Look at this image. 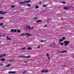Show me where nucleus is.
Masks as SVG:
<instances>
[{
    "label": "nucleus",
    "mask_w": 74,
    "mask_h": 74,
    "mask_svg": "<svg viewBox=\"0 0 74 74\" xmlns=\"http://www.w3.org/2000/svg\"><path fill=\"white\" fill-rule=\"evenodd\" d=\"M31 1L30 0L28 1H24V2H21L20 3H19V4H25V3H30Z\"/></svg>",
    "instance_id": "obj_1"
},
{
    "label": "nucleus",
    "mask_w": 74,
    "mask_h": 74,
    "mask_svg": "<svg viewBox=\"0 0 74 74\" xmlns=\"http://www.w3.org/2000/svg\"><path fill=\"white\" fill-rule=\"evenodd\" d=\"M64 45L67 46L68 44H69L70 43V41L66 40L64 41Z\"/></svg>",
    "instance_id": "obj_2"
},
{
    "label": "nucleus",
    "mask_w": 74,
    "mask_h": 74,
    "mask_svg": "<svg viewBox=\"0 0 74 74\" xmlns=\"http://www.w3.org/2000/svg\"><path fill=\"white\" fill-rule=\"evenodd\" d=\"M6 12H4L3 11H0V15H1V14H2V15H3L4 14H6V13H7Z\"/></svg>",
    "instance_id": "obj_3"
},
{
    "label": "nucleus",
    "mask_w": 74,
    "mask_h": 74,
    "mask_svg": "<svg viewBox=\"0 0 74 74\" xmlns=\"http://www.w3.org/2000/svg\"><path fill=\"white\" fill-rule=\"evenodd\" d=\"M20 58H30V56H27V57H25V56H20Z\"/></svg>",
    "instance_id": "obj_4"
},
{
    "label": "nucleus",
    "mask_w": 74,
    "mask_h": 74,
    "mask_svg": "<svg viewBox=\"0 0 74 74\" xmlns=\"http://www.w3.org/2000/svg\"><path fill=\"white\" fill-rule=\"evenodd\" d=\"M6 56V54H3L1 55L0 56V58H2V57H4V56Z\"/></svg>",
    "instance_id": "obj_5"
},
{
    "label": "nucleus",
    "mask_w": 74,
    "mask_h": 74,
    "mask_svg": "<svg viewBox=\"0 0 74 74\" xmlns=\"http://www.w3.org/2000/svg\"><path fill=\"white\" fill-rule=\"evenodd\" d=\"M46 55L47 56V57L49 59V60H50V58H49V54L48 53H47L46 54Z\"/></svg>",
    "instance_id": "obj_6"
},
{
    "label": "nucleus",
    "mask_w": 74,
    "mask_h": 74,
    "mask_svg": "<svg viewBox=\"0 0 74 74\" xmlns=\"http://www.w3.org/2000/svg\"><path fill=\"white\" fill-rule=\"evenodd\" d=\"M63 9H65V10H68V9H69L70 8L69 7H63Z\"/></svg>",
    "instance_id": "obj_7"
},
{
    "label": "nucleus",
    "mask_w": 74,
    "mask_h": 74,
    "mask_svg": "<svg viewBox=\"0 0 74 74\" xmlns=\"http://www.w3.org/2000/svg\"><path fill=\"white\" fill-rule=\"evenodd\" d=\"M14 59H11L9 61L10 62H14Z\"/></svg>",
    "instance_id": "obj_8"
},
{
    "label": "nucleus",
    "mask_w": 74,
    "mask_h": 74,
    "mask_svg": "<svg viewBox=\"0 0 74 74\" xmlns=\"http://www.w3.org/2000/svg\"><path fill=\"white\" fill-rule=\"evenodd\" d=\"M10 66H11V64H9L5 66V67H10Z\"/></svg>",
    "instance_id": "obj_9"
},
{
    "label": "nucleus",
    "mask_w": 74,
    "mask_h": 74,
    "mask_svg": "<svg viewBox=\"0 0 74 74\" xmlns=\"http://www.w3.org/2000/svg\"><path fill=\"white\" fill-rule=\"evenodd\" d=\"M20 36H26V35L24 33H23L21 34Z\"/></svg>",
    "instance_id": "obj_10"
},
{
    "label": "nucleus",
    "mask_w": 74,
    "mask_h": 74,
    "mask_svg": "<svg viewBox=\"0 0 74 74\" xmlns=\"http://www.w3.org/2000/svg\"><path fill=\"white\" fill-rule=\"evenodd\" d=\"M65 52H67V51H63L61 52V53H65Z\"/></svg>",
    "instance_id": "obj_11"
},
{
    "label": "nucleus",
    "mask_w": 74,
    "mask_h": 74,
    "mask_svg": "<svg viewBox=\"0 0 74 74\" xmlns=\"http://www.w3.org/2000/svg\"><path fill=\"white\" fill-rule=\"evenodd\" d=\"M0 61H5V59L3 58L0 60Z\"/></svg>",
    "instance_id": "obj_12"
},
{
    "label": "nucleus",
    "mask_w": 74,
    "mask_h": 74,
    "mask_svg": "<svg viewBox=\"0 0 74 74\" xmlns=\"http://www.w3.org/2000/svg\"><path fill=\"white\" fill-rule=\"evenodd\" d=\"M42 22V21L41 20H39L37 21L36 22L37 23H39V22Z\"/></svg>",
    "instance_id": "obj_13"
},
{
    "label": "nucleus",
    "mask_w": 74,
    "mask_h": 74,
    "mask_svg": "<svg viewBox=\"0 0 74 74\" xmlns=\"http://www.w3.org/2000/svg\"><path fill=\"white\" fill-rule=\"evenodd\" d=\"M27 27H28V28H29V30H30V29H31V27L29 26H27Z\"/></svg>",
    "instance_id": "obj_14"
},
{
    "label": "nucleus",
    "mask_w": 74,
    "mask_h": 74,
    "mask_svg": "<svg viewBox=\"0 0 74 74\" xmlns=\"http://www.w3.org/2000/svg\"><path fill=\"white\" fill-rule=\"evenodd\" d=\"M26 35H27V36H31V35L30 34H29L26 33Z\"/></svg>",
    "instance_id": "obj_15"
},
{
    "label": "nucleus",
    "mask_w": 74,
    "mask_h": 74,
    "mask_svg": "<svg viewBox=\"0 0 74 74\" xmlns=\"http://www.w3.org/2000/svg\"><path fill=\"white\" fill-rule=\"evenodd\" d=\"M59 42H62L63 41V40H62V39H59Z\"/></svg>",
    "instance_id": "obj_16"
},
{
    "label": "nucleus",
    "mask_w": 74,
    "mask_h": 74,
    "mask_svg": "<svg viewBox=\"0 0 74 74\" xmlns=\"http://www.w3.org/2000/svg\"><path fill=\"white\" fill-rule=\"evenodd\" d=\"M27 49H28V50H32V48L30 47H28Z\"/></svg>",
    "instance_id": "obj_17"
},
{
    "label": "nucleus",
    "mask_w": 74,
    "mask_h": 74,
    "mask_svg": "<svg viewBox=\"0 0 74 74\" xmlns=\"http://www.w3.org/2000/svg\"><path fill=\"white\" fill-rule=\"evenodd\" d=\"M59 44H60L61 45H63V43H61L60 42H59Z\"/></svg>",
    "instance_id": "obj_18"
},
{
    "label": "nucleus",
    "mask_w": 74,
    "mask_h": 74,
    "mask_svg": "<svg viewBox=\"0 0 74 74\" xmlns=\"http://www.w3.org/2000/svg\"><path fill=\"white\" fill-rule=\"evenodd\" d=\"M7 39L8 40H11V38H9L8 36H7Z\"/></svg>",
    "instance_id": "obj_19"
},
{
    "label": "nucleus",
    "mask_w": 74,
    "mask_h": 74,
    "mask_svg": "<svg viewBox=\"0 0 74 74\" xmlns=\"http://www.w3.org/2000/svg\"><path fill=\"white\" fill-rule=\"evenodd\" d=\"M65 38H66L64 37L62 38V39L63 40H64Z\"/></svg>",
    "instance_id": "obj_20"
},
{
    "label": "nucleus",
    "mask_w": 74,
    "mask_h": 74,
    "mask_svg": "<svg viewBox=\"0 0 74 74\" xmlns=\"http://www.w3.org/2000/svg\"><path fill=\"white\" fill-rule=\"evenodd\" d=\"M41 71H42V73H44V72H45V70H42Z\"/></svg>",
    "instance_id": "obj_21"
},
{
    "label": "nucleus",
    "mask_w": 74,
    "mask_h": 74,
    "mask_svg": "<svg viewBox=\"0 0 74 74\" xmlns=\"http://www.w3.org/2000/svg\"><path fill=\"white\" fill-rule=\"evenodd\" d=\"M9 74H12V71H9L8 72Z\"/></svg>",
    "instance_id": "obj_22"
},
{
    "label": "nucleus",
    "mask_w": 74,
    "mask_h": 74,
    "mask_svg": "<svg viewBox=\"0 0 74 74\" xmlns=\"http://www.w3.org/2000/svg\"><path fill=\"white\" fill-rule=\"evenodd\" d=\"M61 3H63V4H66V2H61Z\"/></svg>",
    "instance_id": "obj_23"
},
{
    "label": "nucleus",
    "mask_w": 74,
    "mask_h": 74,
    "mask_svg": "<svg viewBox=\"0 0 74 74\" xmlns=\"http://www.w3.org/2000/svg\"><path fill=\"white\" fill-rule=\"evenodd\" d=\"M47 5H43V7H47Z\"/></svg>",
    "instance_id": "obj_24"
},
{
    "label": "nucleus",
    "mask_w": 74,
    "mask_h": 74,
    "mask_svg": "<svg viewBox=\"0 0 74 74\" xmlns=\"http://www.w3.org/2000/svg\"><path fill=\"white\" fill-rule=\"evenodd\" d=\"M39 8V7H38V6H37V5H36V9H37V8Z\"/></svg>",
    "instance_id": "obj_25"
},
{
    "label": "nucleus",
    "mask_w": 74,
    "mask_h": 74,
    "mask_svg": "<svg viewBox=\"0 0 74 74\" xmlns=\"http://www.w3.org/2000/svg\"><path fill=\"white\" fill-rule=\"evenodd\" d=\"M26 49V48H24L21 49V50H25Z\"/></svg>",
    "instance_id": "obj_26"
},
{
    "label": "nucleus",
    "mask_w": 74,
    "mask_h": 74,
    "mask_svg": "<svg viewBox=\"0 0 74 74\" xmlns=\"http://www.w3.org/2000/svg\"><path fill=\"white\" fill-rule=\"evenodd\" d=\"M45 73H47V72H48V71L45 70Z\"/></svg>",
    "instance_id": "obj_27"
},
{
    "label": "nucleus",
    "mask_w": 74,
    "mask_h": 74,
    "mask_svg": "<svg viewBox=\"0 0 74 74\" xmlns=\"http://www.w3.org/2000/svg\"><path fill=\"white\" fill-rule=\"evenodd\" d=\"M17 32H18V33H20L21 32V31H20V30H17Z\"/></svg>",
    "instance_id": "obj_28"
},
{
    "label": "nucleus",
    "mask_w": 74,
    "mask_h": 74,
    "mask_svg": "<svg viewBox=\"0 0 74 74\" xmlns=\"http://www.w3.org/2000/svg\"><path fill=\"white\" fill-rule=\"evenodd\" d=\"M11 7H12V8H14V7H15V6L12 5L11 6Z\"/></svg>",
    "instance_id": "obj_29"
},
{
    "label": "nucleus",
    "mask_w": 74,
    "mask_h": 74,
    "mask_svg": "<svg viewBox=\"0 0 74 74\" xmlns=\"http://www.w3.org/2000/svg\"><path fill=\"white\" fill-rule=\"evenodd\" d=\"M27 6H28V7H30L31 6L29 4H28L27 5Z\"/></svg>",
    "instance_id": "obj_30"
},
{
    "label": "nucleus",
    "mask_w": 74,
    "mask_h": 74,
    "mask_svg": "<svg viewBox=\"0 0 74 74\" xmlns=\"http://www.w3.org/2000/svg\"><path fill=\"white\" fill-rule=\"evenodd\" d=\"M2 25H3V24L2 23H0V26H2Z\"/></svg>",
    "instance_id": "obj_31"
},
{
    "label": "nucleus",
    "mask_w": 74,
    "mask_h": 74,
    "mask_svg": "<svg viewBox=\"0 0 74 74\" xmlns=\"http://www.w3.org/2000/svg\"><path fill=\"white\" fill-rule=\"evenodd\" d=\"M10 32H14V29H12L10 30Z\"/></svg>",
    "instance_id": "obj_32"
},
{
    "label": "nucleus",
    "mask_w": 74,
    "mask_h": 74,
    "mask_svg": "<svg viewBox=\"0 0 74 74\" xmlns=\"http://www.w3.org/2000/svg\"><path fill=\"white\" fill-rule=\"evenodd\" d=\"M14 73H15V71H13L12 72V74H14Z\"/></svg>",
    "instance_id": "obj_33"
},
{
    "label": "nucleus",
    "mask_w": 74,
    "mask_h": 74,
    "mask_svg": "<svg viewBox=\"0 0 74 74\" xmlns=\"http://www.w3.org/2000/svg\"><path fill=\"white\" fill-rule=\"evenodd\" d=\"M34 19H36V20L37 19V17H35Z\"/></svg>",
    "instance_id": "obj_34"
},
{
    "label": "nucleus",
    "mask_w": 74,
    "mask_h": 74,
    "mask_svg": "<svg viewBox=\"0 0 74 74\" xmlns=\"http://www.w3.org/2000/svg\"><path fill=\"white\" fill-rule=\"evenodd\" d=\"M14 32H16V29H14Z\"/></svg>",
    "instance_id": "obj_35"
},
{
    "label": "nucleus",
    "mask_w": 74,
    "mask_h": 74,
    "mask_svg": "<svg viewBox=\"0 0 74 74\" xmlns=\"http://www.w3.org/2000/svg\"><path fill=\"white\" fill-rule=\"evenodd\" d=\"M26 71H25L24 72H23V74H25V73H26Z\"/></svg>",
    "instance_id": "obj_36"
},
{
    "label": "nucleus",
    "mask_w": 74,
    "mask_h": 74,
    "mask_svg": "<svg viewBox=\"0 0 74 74\" xmlns=\"http://www.w3.org/2000/svg\"><path fill=\"white\" fill-rule=\"evenodd\" d=\"M3 17H0V19H2L3 18Z\"/></svg>",
    "instance_id": "obj_37"
},
{
    "label": "nucleus",
    "mask_w": 74,
    "mask_h": 74,
    "mask_svg": "<svg viewBox=\"0 0 74 74\" xmlns=\"http://www.w3.org/2000/svg\"><path fill=\"white\" fill-rule=\"evenodd\" d=\"M3 64H0V66H3Z\"/></svg>",
    "instance_id": "obj_38"
},
{
    "label": "nucleus",
    "mask_w": 74,
    "mask_h": 74,
    "mask_svg": "<svg viewBox=\"0 0 74 74\" xmlns=\"http://www.w3.org/2000/svg\"><path fill=\"white\" fill-rule=\"evenodd\" d=\"M27 62L26 61H24V63H26Z\"/></svg>",
    "instance_id": "obj_39"
},
{
    "label": "nucleus",
    "mask_w": 74,
    "mask_h": 74,
    "mask_svg": "<svg viewBox=\"0 0 74 74\" xmlns=\"http://www.w3.org/2000/svg\"><path fill=\"white\" fill-rule=\"evenodd\" d=\"M40 48V47L39 46H38V47H37V48Z\"/></svg>",
    "instance_id": "obj_40"
},
{
    "label": "nucleus",
    "mask_w": 74,
    "mask_h": 74,
    "mask_svg": "<svg viewBox=\"0 0 74 74\" xmlns=\"http://www.w3.org/2000/svg\"><path fill=\"white\" fill-rule=\"evenodd\" d=\"M43 41H43V40H41V42H43Z\"/></svg>",
    "instance_id": "obj_41"
},
{
    "label": "nucleus",
    "mask_w": 74,
    "mask_h": 74,
    "mask_svg": "<svg viewBox=\"0 0 74 74\" xmlns=\"http://www.w3.org/2000/svg\"><path fill=\"white\" fill-rule=\"evenodd\" d=\"M39 4H41V2L40 1L39 2Z\"/></svg>",
    "instance_id": "obj_42"
},
{
    "label": "nucleus",
    "mask_w": 74,
    "mask_h": 74,
    "mask_svg": "<svg viewBox=\"0 0 74 74\" xmlns=\"http://www.w3.org/2000/svg\"><path fill=\"white\" fill-rule=\"evenodd\" d=\"M47 25H45L44 26V27H47Z\"/></svg>",
    "instance_id": "obj_43"
},
{
    "label": "nucleus",
    "mask_w": 74,
    "mask_h": 74,
    "mask_svg": "<svg viewBox=\"0 0 74 74\" xmlns=\"http://www.w3.org/2000/svg\"><path fill=\"white\" fill-rule=\"evenodd\" d=\"M31 29H32V30H33V27H32V28H31Z\"/></svg>",
    "instance_id": "obj_44"
},
{
    "label": "nucleus",
    "mask_w": 74,
    "mask_h": 74,
    "mask_svg": "<svg viewBox=\"0 0 74 74\" xmlns=\"http://www.w3.org/2000/svg\"><path fill=\"white\" fill-rule=\"evenodd\" d=\"M26 36V37H29V36Z\"/></svg>",
    "instance_id": "obj_45"
},
{
    "label": "nucleus",
    "mask_w": 74,
    "mask_h": 74,
    "mask_svg": "<svg viewBox=\"0 0 74 74\" xmlns=\"http://www.w3.org/2000/svg\"><path fill=\"white\" fill-rule=\"evenodd\" d=\"M47 22H49V21H47Z\"/></svg>",
    "instance_id": "obj_46"
},
{
    "label": "nucleus",
    "mask_w": 74,
    "mask_h": 74,
    "mask_svg": "<svg viewBox=\"0 0 74 74\" xmlns=\"http://www.w3.org/2000/svg\"><path fill=\"white\" fill-rule=\"evenodd\" d=\"M61 19H63V18H62Z\"/></svg>",
    "instance_id": "obj_47"
},
{
    "label": "nucleus",
    "mask_w": 74,
    "mask_h": 74,
    "mask_svg": "<svg viewBox=\"0 0 74 74\" xmlns=\"http://www.w3.org/2000/svg\"><path fill=\"white\" fill-rule=\"evenodd\" d=\"M73 58H74V56H73Z\"/></svg>",
    "instance_id": "obj_48"
},
{
    "label": "nucleus",
    "mask_w": 74,
    "mask_h": 74,
    "mask_svg": "<svg viewBox=\"0 0 74 74\" xmlns=\"http://www.w3.org/2000/svg\"><path fill=\"white\" fill-rule=\"evenodd\" d=\"M48 21H49V20H48Z\"/></svg>",
    "instance_id": "obj_49"
}]
</instances>
